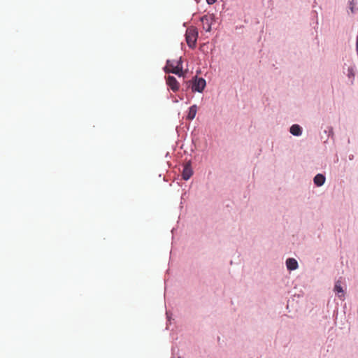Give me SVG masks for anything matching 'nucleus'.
Returning <instances> with one entry per match:
<instances>
[{"mask_svg": "<svg viewBox=\"0 0 358 358\" xmlns=\"http://www.w3.org/2000/svg\"><path fill=\"white\" fill-rule=\"evenodd\" d=\"M166 73H172L178 76H183L182 62L181 57L177 60H167L166 65L164 69Z\"/></svg>", "mask_w": 358, "mask_h": 358, "instance_id": "1", "label": "nucleus"}, {"mask_svg": "<svg viewBox=\"0 0 358 358\" xmlns=\"http://www.w3.org/2000/svg\"><path fill=\"white\" fill-rule=\"evenodd\" d=\"M166 84L173 92H177L179 90V83L175 77L169 76L166 78Z\"/></svg>", "mask_w": 358, "mask_h": 358, "instance_id": "5", "label": "nucleus"}, {"mask_svg": "<svg viewBox=\"0 0 358 358\" xmlns=\"http://www.w3.org/2000/svg\"><path fill=\"white\" fill-rule=\"evenodd\" d=\"M185 37L188 46L191 48H194L198 38L196 28L194 27H188L186 30Z\"/></svg>", "mask_w": 358, "mask_h": 358, "instance_id": "2", "label": "nucleus"}, {"mask_svg": "<svg viewBox=\"0 0 358 358\" xmlns=\"http://www.w3.org/2000/svg\"><path fill=\"white\" fill-rule=\"evenodd\" d=\"M206 85V83L203 78L195 77L192 81V90L193 92H202Z\"/></svg>", "mask_w": 358, "mask_h": 358, "instance_id": "3", "label": "nucleus"}, {"mask_svg": "<svg viewBox=\"0 0 358 358\" xmlns=\"http://www.w3.org/2000/svg\"><path fill=\"white\" fill-rule=\"evenodd\" d=\"M217 0H206L207 3L210 5L213 4Z\"/></svg>", "mask_w": 358, "mask_h": 358, "instance_id": "12", "label": "nucleus"}, {"mask_svg": "<svg viewBox=\"0 0 358 358\" xmlns=\"http://www.w3.org/2000/svg\"><path fill=\"white\" fill-rule=\"evenodd\" d=\"M334 291L338 294L340 293L341 294V295H338L339 298L342 299V297L344 296V291L341 285V282L339 280H338L335 284Z\"/></svg>", "mask_w": 358, "mask_h": 358, "instance_id": "11", "label": "nucleus"}, {"mask_svg": "<svg viewBox=\"0 0 358 358\" xmlns=\"http://www.w3.org/2000/svg\"><path fill=\"white\" fill-rule=\"evenodd\" d=\"M350 9H351V11H352V12H354L353 6H352V7L350 8Z\"/></svg>", "mask_w": 358, "mask_h": 358, "instance_id": "14", "label": "nucleus"}, {"mask_svg": "<svg viewBox=\"0 0 358 358\" xmlns=\"http://www.w3.org/2000/svg\"><path fill=\"white\" fill-rule=\"evenodd\" d=\"M213 17L212 15H206L203 16L201 19L202 22L203 28L206 31H210L211 30V24H212Z\"/></svg>", "mask_w": 358, "mask_h": 358, "instance_id": "4", "label": "nucleus"}, {"mask_svg": "<svg viewBox=\"0 0 358 358\" xmlns=\"http://www.w3.org/2000/svg\"><path fill=\"white\" fill-rule=\"evenodd\" d=\"M356 49H357V54H358V36H357V43H356Z\"/></svg>", "mask_w": 358, "mask_h": 358, "instance_id": "13", "label": "nucleus"}, {"mask_svg": "<svg viewBox=\"0 0 358 358\" xmlns=\"http://www.w3.org/2000/svg\"><path fill=\"white\" fill-rule=\"evenodd\" d=\"M193 172L189 164H185L182 171V178L185 180H187L192 176Z\"/></svg>", "mask_w": 358, "mask_h": 358, "instance_id": "6", "label": "nucleus"}, {"mask_svg": "<svg viewBox=\"0 0 358 358\" xmlns=\"http://www.w3.org/2000/svg\"><path fill=\"white\" fill-rule=\"evenodd\" d=\"M325 182V177L322 174H317L314 178V183L317 186H322Z\"/></svg>", "mask_w": 358, "mask_h": 358, "instance_id": "9", "label": "nucleus"}, {"mask_svg": "<svg viewBox=\"0 0 358 358\" xmlns=\"http://www.w3.org/2000/svg\"><path fill=\"white\" fill-rule=\"evenodd\" d=\"M286 266L287 269L292 271L295 270L298 267L297 261L294 258H288L286 261Z\"/></svg>", "mask_w": 358, "mask_h": 358, "instance_id": "7", "label": "nucleus"}, {"mask_svg": "<svg viewBox=\"0 0 358 358\" xmlns=\"http://www.w3.org/2000/svg\"><path fill=\"white\" fill-rule=\"evenodd\" d=\"M289 131L294 136H300L301 134V129L298 124H293L290 127Z\"/></svg>", "mask_w": 358, "mask_h": 358, "instance_id": "10", "label": "nucleus"}, {"mask_svg": "<svg viewBox=\"0 0 358 358\" xmlns=\"http://www.w3.org/2000/svg\"><path fill=\"white\" fill-rule=\"evenodd\" d=\"M178 358H180V357H178Z\"/></svg>", "mask_w": 358, "mask_h": 358, "instance_id": "15", "label": "nucleus"}, {"mask_svg": "<svg viewBox=\"0 0 358 358\" xmlns=\"http://www.w3.org/2000/svg\"><path fill=\"white\" fill-rule=\"evenodd\" d=\"M196 112H197L196 106V105L192 106L189 109V112H188L187 118L189 120H192L195 117Z\"/></svg>", "mask_w": 358, "mask_h": 358, "instance_id": "8", "label": "nucleus"}]
</instances>
